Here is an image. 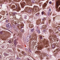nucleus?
Wrapping results in <instances>:
<instances>
[{"instance_id":"64","label":"nucleus","mask_w":60,"mask_h":60,"mask_svg":"<svg viewBox=\"0 0 60 60\" xmlns=\"http://www.w3.org/2000/svg\"><path fill=\"white\" fill-rule=\"evenodd\" d=\"M28 60H30L29 59H28Z\"/></svg>"},{"instance_id":"16","label":"nucleus","mask_w":60,"mask_h":60,"mask_svg":"<svg viewBox=\"0 0 60 60\" xmlns=\"http://www.w3.org/2000/svg\"><path fill=\"white\" fill-rule=\"evenodd\" d=\"M21 53H22V55H26V53L25 52H24L23 51H22L21 52Z\"/></svg>"},{"instance_id":"59","label":"nucleus","mask_w":60,"mask_h":60,"mask_svg":"<svg viewBox=\"0 0 60 60\" xmlns=\"http://www.w3.org/2000/svg\"><path fill=\"white\" fill-rule=\"evenodd\" d=\"M41 4H39V5H40V6H41Z\"/></svg>"},{"instance_id":"23","label":"nucleus","mask_w":60,"mask_h":60,"mask_svg":"<svg viewBox=\"0 0 60 60\" xmlns=\"http://www.w3.org/2000/svg\"><path fill=\"white\" fill-rule=\"evenodd\" d=\"M8 51L9 52H10V53H12V51L11 50V49H10L8 50Z\"/></svg>"},{"instance_id":"48","label":"nucleus","mask_w":60,"mask_h":60,"mask_svg":"<svg viewBox=\"0 0 60 60\" xmlns=\"http://www.w3.org/2000/svg\"><path fill=\"white\" fill-rule=\"evenodd\" d=\"M31 35L30 36H29V38H31Z\"/></svg>"},{"instance_id":"62","label":"nucleus","mask_w":60,"mask_h":60,"mask_svg":"<svg viewBox=\"0 0 60 60\" xmlns=\"http://www.w3.org/2000/svg\"><path fill=\"white\" fill-rule=\"evenodd\" d=\"M4 19H6V18H4Z\"/></svg>"},{"instance_id":"55","label":"nucleus","mask_w":60,"mask_h":60,"mask_svg":"<svg viewBox=\"0 0 60 60\" xmlns=\"http://www.w3.org/2000/svg\"><path fill=\"white\" fill-rule=\"evenodd\" d=\"M10 60H13V59H10Z\"/></svg>"},{"instance_id":"40","label":"nucleus","mask_w":60,"mask_h":60,"mask_svg":"<svg viewBox=\"0 0 60 60\" xmlns=\"http://www.w3.org/2000/svg\"><path fill=\"white\" fill-rule=\"evenodd\" d=\"M44 28L45 29H46V28L47 27V25L45 26H44Z\"/></svg>"},{"instance_id":"52","label":"nucleus","mask_w":60,"mask_h":60,"mask_svg":"<svg viewBox=\"0 0 60 60\" xmlns=\"http://www.w3.org/2000/svg\"><path fill=\"white\" fill-rule=\"evenodd\" d=\"M58 30H59V31H60V28H59Z\"/></svg>"},{"instance_id":"18","label":"nucleus","mask_w":60,"mask_h":60,"mask_svg":"<svg viewBox=\"0 0 60 60\" xmlns=\"http://www.w3.org/2000/svg\"><path fill=\"white\" fill-rule=\"evenodd\" d=\"M37 23L38 24H40L41 23V19H40L38 21V22H37Z\"/></svg>"},{"instance_id":"50","label":"nucleus","mask_w":60,"mask_h":60,"mask_svg":"<svg viewBox=\"0 0 60 60\" xmlns=\"http://www.w3.org/2000/svg\"><path fill=\"white\" fill-rule=\"evenodd\" d=\"M55 18H53V20L54 21H55Z\"/></svg>"},{"instance_id":"28","label":"nucleus","mask_w":60,"mask_h":60,"mask_svg":"<svg viewBox=\"0 0 60 60\" xmlns=\"http://www.w3.org/2000/svg\"><path fill=\"white\" fill-rule=\"evenodd\" d=\"M4 56H9V55L8 54H7L6 53H5L4 54Z\"/></svg>"},{"instance_id":"54","label":"nucleus","mask_w":60,"mask_h":60,"mask_svg":"<svg viewBox=\"0 0 60 60\" xmlns=\"http://www.w3.org/2000/svg\"><path fill=\"white\" fill-rule=\"evenodd\" d=\"M49 11H51V9H50V8L49 9Z\"/></svg>"},{"instance_id":"2","label":"nucleus","mask_w":60,"mask_h":60,"mask_svg":"<svg viewBox=\"0 0 60 60\" xmlns=\"http://www.w3.org/2000/svg\"><path fill=\"white\" fill-rule=\"evenodd\" d=\"M0 35H1L0 37H1V39H2L3 40H5L6 39V35L5 34V31L0 32Z\"/></svg>"},{"instance_id":"56","label":"nucleus","mask_w":60,"mask_h":60,"mask_svg":"<svg viewBox=\"0 0 60 60\" xmlns=\"http://www.w3.org/2000/svg\"><path fill=\"white\" fill-rule=\"evenodd\" d=\"M38 0L39 2H40L41 1V0Z\"/></svg>"},{"instance_id":"39","label":"nucleus","mask_w":60,"mask_h":60,"mask_svg":"<svg viewBox=\"0 0 60 60\" xmlns=\"http://www.w3.org/2000/svg\"><path fill=\"white\" fill-rule=\"evenodd\" d=\"M37 33H38L39 34H40V31L38 30V31H37Z\"/></svg>"},{"instance_id":"29","label":"nucleus","mask_w":60,"mask_h":60,"mask_svg":"<svg viewBox=\"0 0 60 60\" xmlns=\"http://www.w3.org/2000/svg\"><path fill=\"white\" fill-rule=\"evenodd\" d=\"M54 31H55V30L53 31V30H51V29H50L49 30V32L50 33H51V32H54Z\"/></svg>"},{"instance_id":"19","label":"nucleus","mask_w":60,"mask_h":60,"mask_svg":"<svg viewBox=\"0 0 60 60\" xmlns=\"http://www.w3.org/2000/svg\"><path fill=\"white\" fill-rule=\"evenodd\" d=\"M5 0H3V1H0V3H2V4H4Z\"/></svg>"},{"instance_id":"41","label":"nucleus","mask_w":60,"mask_h":60,"mask_svg":"<svg viewBox=\"0 0 60 60\" xmlns=\"http://www.w3.org/2000/svg\"><path fill=\"white\" fill-rule=\"evenodd\" d=\"M30 40V39H27L26 40V41H29Z\"/></svg>"},{"instance_id":"57","label":"nucleus","mask_w":60,"mask_h":60,"mask_svg":"<svg viewBox=\"0 0 60 60\" xmlns=\"http://www.w3.org/2000/svg\"><path fill=\"white\" fill-rule=\"evenodd\" d=\"M1 58V56L0 55V58Z\"/></svg>"},{"instance_id":"24","label":"nucleus","mask_w":60,"mask_h":60,"mask_svg":"<svg viewBox=\"0 0 60 60\" xmlns=\"http://www.w3.org/2000/svg\"><path fill=\"white\" fill-rule=\"evenodd\" d=\"M56 11H60V8H56Z\"/></svg>"},{"instance_id":"4","label":"nucleus","mask_w":60,"mask_h":60,"mask_svg":"<svg viewBox=\"0 0 60 60\" xmlns=\"http://www.w3.org/2000/svg\"><path fill=\"white\" fill-rule=\"evenodd\" d=\"M38 52L40 54H41V58H42L41 59H42V58H43L42 57H44L45 56H49V55H48L47 54L45 53H43L42 54H41V52L40 51H39Z\"/></svg>"},{"instance_id":"34","label":"nucleus","mask_w":60,"mask_h":60,"mask_svg":"<svg viewBox=\"0 0 60 60\" xmlns=\"http://www.w3.org/2000/svg\"><path fill=\"white\" fill-rule=\"evenodd\" d=\"M8 42L9 43H11V40H10Z\"/></svg>"},{"instance_id":"38","label":"nucleus","mask_w":60,"mask_h":60,"mask_svg":"<svg viewBox=\"0 0 60 60\" xmlns=\"http://www.w3.org/2000/svg\"><path fill=\"white\" fill-rule=\"evenodd\" d=\"M27 16L25 15V19H27Z\"/></svg>"},{"instance_id":"1","label":"nucleus","mask_w":60,"mask_h":60,"mask_svg":"<svg viewBox=\"0 0 60 60\" xmlns=\"http://www.w3.org/2000/svg\"><path fill=\"white\" fill-rule=\"evenodd\" d=\"M49 39L50 40V41H54L56 40L57 42L58 41V39H57L56 35H54L53 36L51 35L50 36Z\"/></svg>"},{"instance_id":"35","label":"nucleus","mask_w":60,"mask_h":60,"mask_svg":"<svg viewBox=\"0 0 60 60\" xmlns=\"http://www.w3.org/2000/svg\"><path fill=\"white\" fill-rule=\"evenodd\" d=\"M9 19H7L6 20V22H9Z\"/></svg>"},{"instance_id":"51","label":"nucleus","mask_w":60,"mask_h":60,"mask_svg":"<svg viewBox=\"0 0 60 60\" xmlns=\"http://www.w3.org/2000/svg\"><path fill=\"white\" fill-rule=\"evenodd\" d=\"M9 2H12L11 1V0H10Z\"/></svg>"},{"instance_id":"42","label":"nucleus","mask_w":60,"mask_h":60,"mask_svg":"<svg viewBox=\"0 0 60 60\" xmlns=\"http://www.w3.org/2000/svg\"><path fill=\"white\" fill-rule=\"evenodd\" d=\"M20 31L21 32H24V30H21Z\"/></svg>"},{"instance_id":"7","label":"nucleus","mask_w":60,"mask_h":60,"mask_svg":"<svg viewBox=\"0 0 60 60\" xmlns=\"http://www.w3.org/2000/svg\"><path fill=\"white\" fill-rule=\"evenodd\" d=\"M60 51V48H58L56 49V50L54 51V52H56L55 53L54 55L55 56H56V55L58 54V51L59 52Z\"/></svg>"},{"instance_id":"60","label":"nucleus","mask_w":60,"mask_h":60,"mask_svg":"<svg viewBox=\"0 0 60 60\" xmlns=\"http://www.w3.org/2000/svg\"><path fill=\"white\" fill-rule=\"evenodd\" d=\"M50 21H51V20H50L49 22H50Z\"/></svg>"},{"instance_id":"45","label":"nucleus","mask_w":60,"mask_h":60,"mask_svg":"<svg viewBox=\"0 0 60 60\" xmlns=\"http://www.w3.org/2000/svg\"><path fill=\"white\" fill-rule=\"evenodd\" d=\"M41 14L42 15H43V14H44V13L43 12H42L41 13Z\"/></svg>"},{"instance_id":"14","label":"nucleus","mask_w":60,"mask_h":60,"mask_svg":"<svg viewBox=\"0 0 60 60\" xmlns=\"http://www.w3.org/2000/svg\"><path fill=\"white\" fill-rule=\"evenodd\" d=\"M17 43L18 42H17V41H16L15 40L14 41V44L15 45V46H16V45L17 44Z\"/></svg>"},{"instance_id":"5","label":"nucleus","mask_w":60,"mask_h":60,"mask_svg":"<svg viewBox=\"0 0 60 60\" xmlns=\"http://www.w3.org/2000/svg\"><path fill=\"white\" fill-rule=\"evenodd\" d=\"M36 35L32 34L31 36V37L30 39V41H33L34 39H35V38L36 37Z\"/></svg>"},{"instance_id":"61","label":"nucleus","mask_w":60,"mask_h":60,"mask_svg":"<svg viewBox=\"0 0 60 60\" xmlns=\"http://www.w3.org/2000/svg\"><path fill=\"white\" fill-rule=\"evenodd\" d=\"M17 24H17V23H16V24H15V26H17V25H17Z\"/></svg>"},{"instance_id":"27","label":"nucleus","mask_w":60,"mask_h":60,"mask_svg":"<svg viewBox=\"0 0 60 60\" xmlns=\"http://www.w3.org/2000/svg\"><path fill=\"white\" fill-rule=\"evenodd\" d=\"M16 8L17 11H20V8Z\"/></svg>"},{"instance_id":"44","label":"nucleus","mask_w":60,"mask_h":60,"mask_svg":"<svg viewBox=\"0 0 60 60\" xmlns=\"http://www.w3.org/2000/svg\"><path fill=\"white\" fill-rule=\"evenodd\" d=\"M2 16L0 15V19H1L2 18Z\"/></svg>"},{"instance_id":"6","label":"nucleus","mask_w":60,"mask_h":60,"mask_svg":"<svg viewBox=\"0 0 60 60\" xmlns=\"http://www.w3.org/2000/svg\"><path fill=\"white\" fill-rule=\"evenodd\" d=\"M25 2H26L27 5H32V3L30 0H25Z\"/></svg>"},{"instance_id":"11","label":"nucleus","mask_w":60,"mask_h":60,"mask_svg":"<svg viewBox=\"0 0 60 60\" xmlns=\"http://www.w3.org/2000/svg\"><path fill=\"white\" fill-rule=\"evenodd\" d=\"M6 26L7 28L9 29L10 28V27H11V24L10 23H8V24H6Z\"/></svg>"},{"instance_id":"12","label":"nucleus","mask_w":60,"mask_h":60,"mask_svg":"<svg viewBox=\"0 0 60 60\" xmlns=\"http://www.w3.org/2000/svg\"><path fill=\"white\" fill-rule=\"evenodd\" d=\"M24 24H21L20 25V27H18V28L19 29H21V28H22L23 27V26H24Z\"/></svg>"},{"instance_id":"15","label":"nucleus","mask_w":60,"mask_h":60,"mask_svg":"<svg viewBox=\"0 0 60 60\" xmlns=\"http://www.w3.org/2000/svg\"><path fill=\"white\" fill-rule=\"evenodd\" d=\"M17 47H18V48H19L20 49H22V48H23V46L22 45H18L17 46Z\"/></svg>"},{"instance_id":"22","label":"nucleus","mask_w":60,"mask_h":60,"mask_svg":"<svg viewBox=\"0 0 60 60\" xmlns=\"http://www.w3.org/2000/svg\"><path fill=\"white\" fill-rule=\"evenodd\" d=\"M36 30L37 31V32L39 30V29H38V28H39V27H38V26H36Z\"/></svg>"},{"instance_id":"26","label":"nucleus","mask_w":60,"mask_h":60,"mask_svg":"<svg viewBox=\"0 0 60 60\" xmlns=\"http://www.w3.org/2000/svg\"><path fill=\"white\" fill-rule=\"evenodd\" d=\"M16 8H20V7L19 6V4H17L16 5Z\"/></svg>"},{"instance_id":"47","label":"nucleus","mask_w":60,"mask_h":60,"mask_svg":"<svg viewBox=\"0 0 60 60\" xmlns=\"http://www.w3.org/2000/svg\"><path fill=\"white\" fill-rule=\"evenodd\" d=\"M32 1L33 3H34V0H32Z\"/></svg>"},{"instance_id":"21","label":"nucleus","mask_w":60,"mask_h":60,"mask_svg":"<svg viewBox=\"0 0 60 60\" xmlns=\"http://www.w3.org/2000/svg\"><path fill=\"white\" fill-rule=\"evenodd\" d=\"M30 26V28H32L33 27V24H31H31H30L29 25Z\"/></svg>"},{"instance_id":"58","label":"nucleus","mask_w":60,"mask_h":60,"mask_svg":"<svg viewBox=\"0 0 60 60\" xmlns=\"http://www.w3.org/2000/svg\"><path fill=\"white\" fill-rule=\"evenodd\" d=\"M46 59H49V58H48V57H47V58H46Z\"/></svg>"},{"instance_id":"9","label":"nucleus","mask_w":60,"mask_h":60,"mask_svg":"<svg viewBox=\"0 0 60 60\" xmlns=\"http://www.w3.org/2000/svg\"><path fill=\"white\" fill-rule=\"evenodd\" d=\"M59 5H60V0H57L56 2V8L58 7V6H59Z\"/></svg>"},{"instance_id":"10","label":"nucleus","mask_w":60,"mask_h":60,"mask_svg":"<svg viewBox=\"0 0 60 60\" xmlns=\"http://www.w3.org/2000/svg\"><path fill=\"white\" fill-rule=\"evenodd\" d=\"M46 20V18H43L42 19V22H41L42 24H44V22H45V21Z\"/></svg>"},{"instance_id":"37","label":"nucleus","mask_w":60,"mask_h":60,"mask_svg":"<svg viewBox=\"0 0 60 60\" xmlns=\"http://www.w3.org/2000/svg\"><path fill=\"white\" fill-rule=\"evenodd\" d=\"M34 29H31V32H34Z\"/></svg>"},{"instance_id":"33","label":"nucleus","mask_w":60,"mask_h":60,"mask_svg":"<svg viewBox=\"0 0 60 60\" xmlns=\"http://www.w3.org/2000/svg\"><path fill=\"white\" fill-rule=\"evenodd\" d=\"M11 7L12 8H15L16 7H15V6L14 5H13L12 6H11Z\"/></svg>"},{"instance_id":"3","label":"nucleus","mask_w":60,"mask_h":60,"mask_svg":"<svg viewBox=\"0 0 60 60\" xmlns=\"http://www.w3.org/2000/svg\"><path fill=\"white\" fill-rule=\"evenodd\" d=\"M43 43L45 45V48H47V50H49V48H48V46L49 45V41L48 40H47L46 41H45V39L44 41H43Z\"/></svg>"},{"instance_id":"17","label":"nucleus","mask_w":60,"mask_h":60,"mask_svg":"<svg viewBox=\"0 0 60 60\" xmlns=\"http://www.w3.org/2000/svg\"><path fill=\"white\" fill-rule=\"evenodd\" d=\"M47 4V3H44V4L42 5V6L43 7H46V5Z\"/></svg>"},{"instance_id":"63","label":"nucleus","mask_w":60,"mask_h":60,"mask_svg":"<svg viewBox=\"0 0 60 60\" xmlns=\"http://www.w3.org/2000/svg\"><path fill=\"white\" fill-rule=\"evenodd\" d=\"M26 49V50H27V49Z\"/></svg>"},{"instance_id":"46","label":"nucleus","mask_w":60,"mask_h":60,"mask_svg":"<svg viewBox=\"0 0 60 60\" xmlns=\"http://www.w3.org/2000/svg\"><path fill=\"white\" fill-rule=\"evenodd\" d=\"M48 15L49 16L50 15V13H48Z\"/></svg>"},{"instance_id":"25","label":"nucleus","mask_w":60,"mask_h":60,"mask_svg":"<svg viewBox=\"0 0 60 60\" xmlns=\"http://www.w3.org/2000/svg\"><path fill=\"white\" fill-rule=\"evenodd\" d=\"M1 13L3 15H4L5 11H2L1 12Z\"/></svg>"},{"instance_id":"32","label":"nucleus","mask_w":60,"mask_h":60,"mask_svg":"<svg viewBox=\"0 0 60 60\" xmlns=\"http://www.w3.org/2000/svg\"><path fill=\"white\" fill-rule=\"evenodd\" d=\"M34 8H38V7L36 6H34L33 7Z\"/></svg>"},{"instance_id":"8","label":"nucleus","mask_w":60,"mask_h":60,"mask_svg":"<svg viewBox=\"0 0 60 60\" xmlns=\"http://www.w3.org/2000/svg\"><path fill=\"white\" fill-rule=\"evenodd\" d=\"M20 4L22 8H24L25 5H26V3L24 1H23V2H21Z\"/></svg>"},{"instance_id":"31","label":"nucleus","mask_w":60,"mask_h":60,"mask_svg":"<svg viewBox=\"0 0 60 60\" xmlns=\"http://www.w3.org/2000/svg\"><path fill=\"white\" fill-rule=\"evenodd\" d=\"M21 55L20 54H19V55H18V56L19 57H21Z\"/></svg>"},{"instance_id":"13","label":"nucleus","mask_w":60,"mask_h":60,"mask_svg":"<svg viewBox=\"0 0 60 60\" xmlns=\"http://www.w3.org/2000/svg\"><path fill=\"white\" fill-rule=\"evenodd\" d=\"M11 15H12V16H13V19H15L16 18V16L15 15H14V13H12Z\"/></svg>"},{"instance_id":"20","label":"nucleus","mask_w":60,"mask_h":60,"mask_svg":"<svg viewBox=\"0 0 60 60\" xmlns=\"http://www.w3.org/2000/svg\"><path fill=\"white\" fill-rule=\"evenodd\" d=\"M55 47H56L55 45L54 44H53L52 45V48L53 49H54Z\"/></svg>"},{"instance_id":"43","label":"nucleus","mask_w":60,"mask_h":60,"mask_svg":"<svg viewBox=\"0 0 60 60\" xmlns=\"http://www.w3.org/2000/svg\"><path fill=\"white\" fill-rule=\"evenodd\" d=\"M40 39H42V37H41V36H40Z\"/></svg>"},{"instance_id":"30","label":"nucleus","mask_w":60,"mask_h":60,"mask_svg":"<svg viewBox=\"0 0 60 60\" xmlns=\"http://www.w3.org/2000/svg\"><path fill=\"white\" fill-rule=\"evenodd\" d=\"M39 14H40L39 13H38L36 14V16H38L39 15Z\"/></svg>"},{"instance_id":"36","label":"nucleus","mask_w":60,"mask_h":60,"mask_svg":"<svg viewBox=\"0 0 60 60\" xmlns=\"http://www.w3.org/2000/svg\"><path fill=\"white\" fill-rule=\"evenodd\" d=\"M14 1H15L16 2H17V1H20L21 0H13Z\"/></svg>"},{"instance_id":"49","label":"nucleus","mask_w":60,"mask_h":60,"mask_svg":"<svg viewBox=\"0 0 60 60\" xmlns=\"http://www.w3.org/2000/svg\"><path fill=\"white\" fill-rule=\"evenodd\" d=\"M49 3L50 4H51L52 3L51 2H49Z\"/></svg>"},{"instance_id":"53","label":"nucleus","mask_w":60,"mask_h":60,"mask_svg":"<svg viewBox=\"0 0 60 60\" xmlns=\"http://www.w3.org/2000/svg\"><path fill=\"white\" fill-rule=\"evenodd\" d=\"M6 16H8V13H7V14L6 15Z\"/></svg>"}]
</instances>
